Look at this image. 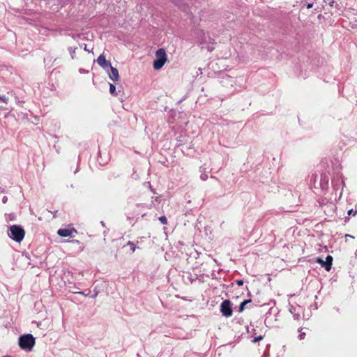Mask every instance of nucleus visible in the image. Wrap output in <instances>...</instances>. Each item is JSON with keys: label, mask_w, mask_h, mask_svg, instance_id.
<instances>
[{"label": "nucleus", "mask_w": 357, "mask_h": 357, "mask_svg": "<svg viewBox=\"0 0 357 357\" xmlns=\"http://www.w3.org/2000/svg\"><path fill=\"white\" fill-rule=\"evenodd\" d=\"M36 340L31 334H24L19 337L18 344L21 349L30 351L35 345Z\"/></svg>", "instance_id": "f257e3e1"}, {"label": "nucleus", "mask_w": 357, "mask_h": 357, "mask_svg": "<svg viewBox=\"0 0 357 357\" xmlns=\"http://www.w3.org/2000/svg\"><path fill=\"white\" fill-rule=\"evenodd\" d=\"M198 42L202 46V48H206L209 52H212L214 49V39H213L208 33H204L202 31L199 32L198 36Z\"/></svg>", "instance_id": "f03ea898"}, {"label": "nucleus", "mask_w": 357, "mask_h": 357, "mask_svg": "<svg viewBox=\"0 0 357 357\" xmlns=\"http://www.w3.org/2000/svg\"><path fill=\"white\" fill-rule=\"evenodd\" d=\"M25 235L24 229L20 225H12L9 228L8 236L13 241L20 243L21 242Z\"/></svg>", "instance_id": "7ed1b4c3"}, {"label": "nucleus", "mask_w": 357, "mask_h": 357, "mask_svg": "<svg viewBox=\"0 0 357 357\" xmlns=\"http://www.w3.org/2000/svg\"><path fill=\"white\" fill-rule=\"evenodd\" d=\"M155 56L156 59L153 61V68L155 70H159L165 65L167 61L165 50L162 48L158 50L155 53Z\"/></svg>", "instance_id": "20e7f679"}, {"label": "nucleus", "mask_w": 357, "mask_h": 357, "mask_svg": "<svg viewBox=\"0 0 357 357\" xmlns=\"http://www.w3.org/2000/svg\"><path fill=\"white\" fill-rule=\"evenodd\" d=\"M220 311L225 317H229L232 315L231 303L229 300H225L220 305Z\"/></svg>", "instance_id": "39448f33"}, {"label": "nucleus", "mask_w": 357, "mask_h": 357, "mask_svg": "<svg viewBox=\"0 0 357 357\" xmlns=\"http://www.w3.org/2000/svg\"><path fill=\"white\" fill-rule=\"evenodd\" d=\"M316 261L324 267L327 271H329L331 269L333 257L331 255H328L326 257V260H324L321 257H317L316 259Z\"/></svg>", "instance_id": "423d86ee"}, {"label": "nucleus", "mask_w": 357, "mask_h": 357, "mask_svg": "<svg viewBox=\"0 0 357 357\" xmlns=\"http://www.w3.org/2000/svg\"><path fill=\"white\" fill-rule=\"evenodd\" d=\"M111 73H109V78L113 81H117L119 78V71L117 68L114 67H111L110 68Z\"/></svg>", "instance_id": "0eeeda50"}, {"label": "nucleus", "mask_w": 357, "mask_h": 357, "mask_svg": "<svg viewBox=\"0 0 357 357\" xmlns=\"http://www.w3.org/2000/svg\"><path fill=\"white\" fill-rule=\"evenodd\" d=\"M75 231V229H59L57 231L58 235L62 237H68L72 236V232Z\"/></svg>", "instance_id": "6e6552de"}, {"label": "nucleus", "mask_w": 357, "mask_h": 357, "mask_svg": "<svg viewBox=\"0 0 357 357\" xmlns=\"http://www.w3.org/2000/svg\"><path fill=\"white\" fill-rule=\"evenodd\" d=\"M328 182V178L326 174H323L321 175L320 184L324 188V185H327Z\"/></svg>", "instance_id": "1a4fd4ad"}, {"label": "nucleus", "mask_w": 357, "mask_h": 357, "mask_svg": "<svg viewBox=\"0 0 357 357\" xmlns=\"http://www.w3.org/2000/svg\"><path fill=\"white\" fill-rule=\"evenodd\" d=\"M251 302V300L250 299H248V300H245L243 301V302L241 303L240 305H239V309H238V312H242L244 309H245V306Z\"/></svg>", "instance_id": "9d476101"}, {"label": "nucleus", "mask_w": 357, "mask_h": 357, "mask_svg": "<svg viewBox=\"0 0 357 357\" xmlns=\"http://www.w3.org/2000/svg\"><path fill=\"white\" fill-rule=\"evenodd\" d=\"M107 61L106 59H105V56H104V54H100L98 59H97V63H98V65H100V66L102 65V64H105V63Z\"/></svg>", "instance_id": "9b49d317"}, {"label": "nucleus", "mask_w": 357, "mask_h": 357, "mask_svg": "<svg viewBox=\"0 0 357 357\" xmlns=\"http://www.w3.org/2000/svg\"><path fill=\"white\" fill-rule=\"evenodd\" d=\"M77 48V47H69L68 48V50L70 54V57L72 59H75L76 57H75V52H76V50Z\"/></svg>", "instance_id": "f8f14e48"}, {"label": "nucleus", "mask_w": 357, "mask_h": 357, "mask_svg": "<svg viewBox=\"0 0 357 357\" xmlns=\"http://www.w3.org/2000/svg\"><path fill=\"white\" fill-rule=\"evenodd\" d=\"M109 92L113 96H117L116 92V86L113 84H109Z\"/></svg>", "instance_id": "ddd939ff"}, {"label": "nucleus", "mask_w": 357, "mask_h": 357, "mask_svg": "<svg viewBox=\"0 0 357 357\" xmlns=\"http://www.w3.org/2000/svg\"><path fill=\"white\" fill-rule=\"evenodd\" d=\"M101 67H102L103 69H105V70H107V71H108V70H109V69H110V68H111V67H112V66L111 65V63H110L109 61H107L105 63V64H102V65L101 66Z\"/></svg>", "instance_id": "4468645a"}, {"label": "nucleus", "mask_w": 357, "mask_h": 357, "mask_svg": "<svg viewBox=\"0 0 357 357\" xmlns=\"http://www.w3.org/2000/svg\"><path fill=\"white\" fill-rule=\"evenodd\" d=\"M127 245L130 247L132 252H134L136 250L137 247L135 246V244L132 241H128L127 243Z\"/></svg>", "instance_id": "2eb2a0df"}, {"label": "nucleus", "mask_w": 357, "mask_h": 357, "mask_svg": "<svg viewBox=\"0 0 357 357\" xmlns=\"http://www.w3.org/2000/svg\"><path fill=\"white\" fill-rule=\"evenodd\" d=\"M159 220L162 225L167 224V219L165 215L160 216Z\"/></svg>", "instance_id": "dca6fc26"}, {"label": "nucleus", "mask_w": 357, "mask_h": 357, "mask_svg": "<svg viewBox=\"0 0 357 357\" xmlns=\"http://www.w3.org/2000/svg\"><path fill=\"white\" fill-rule=\"evenodd\" d=\"M0 101L5 102V103H8V98L6 97V96H0Z\"/></svg>", "instance_id": "f3484780"}, {"label": "nucleus", "mask_w": 357, "mask_h": 357, "mask_svg": "<svg viewBox=\"0 0 357 357\" xmlns=\"http://www.w3.org/2000/svg\"><path fill=\"white\" fill-rule=\"evenodd\" d=\"M264 338L263 335H259L258 337H255L254 340H252L253 342H257L260 340H261Z\"/></svg>", "instance_id": "a211bd4d"}, {"label": "nucleus", "mask_w": 357, "mask_h": 357, "mask_svg": "<svg viewBox=\"0 0 357 357\" xmlns=\"http://www.w3.org/2000/svg\"><path fill=\"white\" fill-rule=\"evenodd\" d=\"M291 313L294 314V319H296V320L300 319L301 316H300L299 313H294L291 310Z\"/></svg>", "instance_id": "6ab92c4d"}, {"label": "nucleus", "mask_w": 357, "mask_h": 357, "mask_svg": "<svg viewBox=\"0 0 357 357\" xmlns=\"http://www.w3.org/2000/svg\"><path fill=\"white\" fill-rule=\"evenodd\" d=\"M200 178L202 181H206L208 178V175L206 174H202Z\"/></svg>", "instance_id": "aec40b11"}, {"label": "nucleus", "mask_w": 357, "mask_h": 357, "mask_svg": "<svg viewBox=\"0 0 357 357\" xmlns=\"http://www.w3.org/2000/svg\"><path fill=\"white\" fill-rule=\"evenodd\" d=\"M305 333L303 332L298 335V337L299 340H303L305 337Z\"/></svg>", "instance_id": "412c9836"}, {"label": "nucleus", "mask_w": 357, "mask_h": 357, "mask_svg": "<svg viewBox=\"0 0 357 357\" xmlns=\"http://www.w3.org/2000/svg\"><path fill=\"white\" fill-rule=\"evenodd\" d=\"M306 7L307 8L310 9V8H312L313 7V3H310V2H307L306 3Z\"/></svg>", "instance_id": "4be33fe9"}, {"label": "nucleus", "mask_w": 357, "mask_h": 357, "mask_svg": "<svg viewBox=\"0 0 357 357\" xmlns=\"http://www.w3.org/2000/svg\"><path fill=\"white\" fill-rule=\"evenodd\" d=\"M188 279L190 280V281L191 282H192L193 281H195L196 279H197V276L195 275V277H192V275H190L189 277H188Z\"/></svg>", "instance_id": "5701e85b"}, {"label": "nucleus", "mask_w": 357, "mask_h": 357, "mask_svg": "<svg viewBox=\"0 0 357 357\" xmlns=\"http://www.w3.org/2000/svg\"><path fill=\"white\" fill-rule=\"evenodd\" d=\"M236 284L238 285V286H242L243 284V280H236Z\"/></svg>", "instance_id": "b1692460"}, {"label": "nucleus", "mask_w": 357, "mask_h": 357, "mask_svg": "<svg viewBox=\"0 0 357 357\" xmlns=\"http://www.w3.org/2000/svg\"><path fill=\"white\" fill-rule=\"evenodd\" d=\"M8 201V197L6 196H4L3 198H2V202L3 204H6Z\"/></svg>", "instance_id": "393cba45"}, {"label": "nucleus", "mask_w": 357, "mask_h": 357, "mask_svg": "<svg viewBox=\"0 0 357 357\" xmlns=\"http://www.w3.org/2000/svg\"><path fill=\"white\" fill-rule=\"evenodd\" d=\"M84 50L85 51L88 52H92V50H90L89 49H88L87 45H86V44L84 45Z\"/></svg>", "instance_id": "a878e982"}, {"label": "nucleus", "mask_w": 357, "mask_h": 357, "mask_svg": "<svg viewBox=\"0 0 357 357\" xmlns=\"http://www.w3.org/2000/svg\"><path fill=\"white\" fill-rule=\"evenodd\" d=\"M354 212H355V211H354V210H353V209H350V210H349V211H348V215H353V214H354Z\"/></svg>", "instance_id": "bb28decb"}, {"label": "nucleus", "mask_w": 357, "mask_h": 357, "mask_svg": "<svg viewBox=\"0 0 357 357\" xmlns=\"http://www.w3.org/2000/svg\"><path fill=\"white\" fill-rule=\"evenodd\" d=\"M78 294H82V295H84L85 296H89V294H86L84 291H79V292H78Z\"/></svg>", "instance_id": "cd10ccee"}, {"label": "nucleus", "mask_w": 357, "mask_h": 357, "mask_svg": "<svg viewBox=\"0 0 357 357\" xmlns=\"http://www.w3.org/2000/svg\"><path fill=\"white\" fill-rule=\"evenodd\" d=\"M97 295H98V292H96L94 294L90 296V297L92 298H96L97 296Z\"/></svg>", "instance_id": "c85d7f7f"}, {"label": "nucleus", "mask_w": 357, "mask_h": 357, "mask_svg": "<svg viewBox=\"0 0 357 357\" xmlns=\"http://www.w3.org/2000/svg\"><path fill=\"white\" fill-rule=\"evenodd\" d=\"M5 192V189L0 187V193H4Z\"/></svg>", "instance_id": "c756f323"}, {"label": "nucleus", "mask_w": 357, "mask_h": 357, "mask_svg": "<svg viewBox=\"0 0 357 357\" xmlns=\"http://www.w3.org/2000/svg\"><path fill=\"white\" fill-rule=\"evenodd\" d=\"M149 188H150L151 191H152L153 193H155V191L153 190V189L152 188V187L151 185Z\"/></svg>", "instance_id": "7c9ffc66"}, {"label": "nucleus", "mask_w": 357, "mask_h": 357, "mask_svg": "<svg viewBox=\"0 0 357 357\" xmlns=\"http://www.w3.org/2000/svg\"><path fill=\"white\" fill-rule=\"evenodd\" d=\"M333 3H334V2H333V1H332L331 2H330V3H329V5H330L331 6H333Z\"/></svg>", "instance_id": "2f4dec72"}, {"label": "nucleus", "mask_w": 357, "mask_h": 357, "mask_svg": "<svg viewBox=\"0 0 357 357\" xmlns=\"http://www.w3.org/2000/svg\"><path fill=\"white\" fill-rule=\"evenodd\" d=\"M357 213V210L354 213L353 216H354Z\"/></svg>", "instance_id": "473e14b6"}, {"label": "nucleus", "mask_w": 357, "mask_h": 357, "mask_svg": "<svg viewBox=\"0 0 357 357\" xmlns=\"http://www.w3.org/2000/svg\"><path fill=\"white\" fill-rule=\"evenodd\" d=\"M264 357H268V355H267V354H266V353H264Z\"/></svg>", "instance_id": "72a5a7b5"}, {"label": "nucleus", "mask_w": 357, "mask_h": 357, "mask_svg": "<svg viewBox=\"0 0 357 357\" xmlns=\"http://www.w3.org/2000/svg\"><path fill=\"white\" fill-rule=\"evenodd\" d=\"M158 199H159V197H155V201H158Z\"/></svg>", "instance_id": "f704fd0d"}]
</instances>
